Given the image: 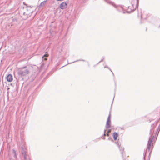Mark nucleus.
<instances>
[{"label": "nucleus", "instance_id": "obj_1", "mask_svg": "<svg viewBox=\"0 0 160 160\" xmlns=\"http://www.w3.org/2000/svg\"><path fill=\"white\" fill-rule=\"evenodd\" d=\"M32 11L30 7L23 8L21 9L19 11V14L24 19H26L28 17L31 16Z\"/></svg>", "mask_w": 160, "mask_h": 160}, {"label": "nucleus", "instance_id": "obj_2", "mask_svg": "<svg viewBox=\"0 0 160 160\" xmlns=\"http://www.w3.org/2000/svg\"><path fill=\"white\" fill-rule=\"evenodd\" d=\"M156 126V125H154V124H152L151 126V128L150 130V132L149 133V134L150 136L149 137V138L148 142L147 147L146 150V151L147 152V151H148L150 150V148L151 147V144H153L154 141V139H153V138L154 137V136L153 135V129L155 128Z\"/></svg>", "mask_w": 160, "mask_h": 160}, {"label": "nucleus", "instance_id": "obj_3", "mask_svg": "<svg viewBox=\"0 0 160 160\" xmlns=\"http://www.w3.org/2000/svg\"><path fill=\"white\" fill-rule=\"evenodd\" d=\"M29 72V70L27 68L26 66H24L20 68L18 71V75L21 77L24 76L28 75Z\"/></svg>", "mask_w": 160, "mask_h": 160}, {"label": "nucleus", "instance_id": "obj_4", "mask_svg": "<svg viewBox=\"0 0 160 160\" xmlns=\"http://www.w3.org/2000/svg\"><path fill=\"white\" fill-rule=\"evenodd\" d=\"M107 3L112 5L115 8L119 11H121L123 10V8L121 6H117L113 2H111L110 0H104Z\"/></svg>", "mask_w": 160, "mask_h": 160}, {"label": "nucleus", "instance_id": "obj_5", "mask_svg": "<svg viewBox=\"0 0 160 160\" xmlns=\"http://www.w3.org/2000/svg\"><path fill=\"white\" fill-rule=\"evenodd\" d=\"M110 118H111V114L110 113L108 117L107 122H106V124L105 126V128L106 129H108L109 128H110L111 126V119H110Z\"/></svg>", "mask_w": 160, "mask_h": 160}, {"label": "nucleus", "instance_id": "obj_6", "mask_svg": "<svg viewBox=\"0 0 160 160\" xmlns=\"http://www.w3.org/2000/svg\"><path fill=\"white\" fill-rule=\"evenodd\" d=\"M139 1V0H137L136 4L134 5L133 4H132L131 6H129L128 7V9L130 8L131 9V11H134L138 7Z\"/></svg>", "mask_w": 160, "mask_h": 160}, {"label": "nucleus", "instance_id": "obj_7", "mask_svg": "<svg viewBox=\"0 0 160 160\" xmlns=\"http://www.w3.org/2000/svg\"><path fill=\"white\" fill-rule=\"evenodd\" d=\"M115 143L118 146V147L121 153L122 154L123 152L124 149L123 147L121 146V144H120L119 143H118V142H116Z\"/></svg>", "mask_w": 160, "mask_h": 160}, {"label": "nucleus", "instance_id": "obj_8", "mask_svg": "<svg viewBox=\"0 0 160 160\" xmlns=\"http://www.w3.org/2000/svg\"><path fill=\"white\" fill-rule=\"evenodd\" d=\"M67 5L66 2H63L60 4V7L61 9H65L67 7Z\"/></svg>", "mask_w": 160, "mask_h": 160}, {"label": "nucleus", "instance_id": "obj_9", "mask_svg": "<svg viewBox=\"0 0 160 160\" xmlns=\"http://www.w3.org/2000/svg\"><path fill=\"white\" fill-rule=\"evenodd\" d=\"M12 76L11 74H8L7 77V80L8 81L11 82L12 80Z\"/></svg>", "mask_w": 160, "mask_h": 160}, {"label": "nucleus", "instance_id": "obj_10", "mask_svg": "<svg viewBox=\"0 0 160 160\" xmlns=\"http://www.w3.org/2000/svg\"><path fill=\"white\" fill-rule=\"evenodd\" d=\"M118 134L117 132H114L113 133L112 136H113L114 139L115 140H116L117 139L118 137Z\"/></svg>", "mask_w": 160, "mask_h": 160}, {"label": "nucleus", "instance_id": "obj_11", "mask_svg": "<svg viewBox=\"0 0 160 160\" xmlns=\"http://www.w3.org/2000/svg\"><path fill=\"white\" fill-rule=\"evenodd\" d=\"M46 1L47 0H46L41 2L39 6V7L40 8L42 7L43 6L46 4Z\"/></svg>", "mask_w": 160, "mask_h": 160}, {"label": "nucleus", "instance_id": "obj_12", "mask_svg": "<svg viewBox=\"0 0 160 160\" xmlns=\"http://www.w3.org/2000/svg\"><path fill=\"white\" fill-rule=\"evenodd\" d=\"M48 54H44V55L42 57V58L43 60H44L45 61H46L47 60V58H46V57H48Z\"/></svg>", "mask_w": 160, "mask_h": 160}, {"label": "nucleus", "instance_id": "obj_13", "mask_svg": "<svg viewBox=\"0 0 160 160\" xmlns=\"http://www.w3.org/2000/svg\"><path fill=\"white\" fill-rule=\"evenodd\" d=\"M160 130V124L159 125V126L157 128V131L156 133V135H157V136L159 133Z\"/></svg>", "mask_w": 160, "mask_h": 160}, {"label": "nucleus", "instance_id": "obj_14", "mask_svg": "<svg viewBox=\"0 0 160 160\" xmlns=\"http://www.w3.org/2000/svg\"><path fill=\"white\" fill-rule=\"evenodd\" d=\"M22 155L23 156L24 160H27V155L25 152H22Z\"/></svg>", "mask_w": 160, "mask_h": 160}, {"label": "nucleus", "instance_id": "obj_15", "mask_svg": "<svg viewBox=\"0 0 160 160\" xmlns=\"http://www.w3.org/2000/svg\"><path fill=\"white\" fill-rule=\"evenodd\" d=\"M111 129H109L108 130L107 132L106 133L107 136L109 137V133L111 132Z\"/></svg>", "mask_w": 160, "mask_h": 160}, {"label": "nucleus", "instance_id": "obj_16", "mask_svg": "<svg viewBox=\"0 0 160 160\" xmlns=\"http://www.w3.org/2000/svg\"><path fill=\"white\" fill-rule=\"evenodd\" d=\"M85 61L84 60H77L76 61H74L73 62H70V63H68V64H71V63H74V62H77V61Z\"/></svg>", "mask_w": 160, "mask_h": 160}, {"label": "nucleus", "instance_id": "obj_17", "mask_svg": "<svg viewBox=\"0 0 160 160\" xmlns=\"http://www.w3.org/2000/svg\"><path fill=\"white\" fill-rule=\"evenodd\" d=\"M108 68L110 70V71L112 72V73L113 75V72L109 68V67H108V66H106L104 67V68Z\"/></svg>", "mask_w": 160, "mask_h": 160}, {"label": "nucleus", "instance_id": "obj_18", "mask_svg": "<svg viewBox=\"0 0 160 160\" xmlns=\"http://www.w3.org/2000/svg\"><path fill=\"white\" fill-rule=\"evenodd\" d=\"M13 152L15 154V155L16 156V152L15 151V150H13Z\"/></svg>", "mask_w": 160, "mask_h": 160}, {"label": "nucleus", "instance_id": "obj_19", "mask_svg": "<svg viewBox=\"0 0 160 160\" xmlns=\"http://www.w3.org/2000/svg\"><path fill=\"white\" fill-rule=\"evenodd\" d=\"M103 59H102L101 61H100L98 63V64H99V63L102 62L103 61Z\"/></svg>", "mask_w": 160, "mask_h": 160}, {"label": "nucleus", "instance_id": "obj_20", "mask_svg": "<svg viewBox=\"0 0 160 160\" xmlns=\"http://www.w3.org/2000/svg\"><path fill=\"white\" fill-rule=\"evenodd\" d=\"M106 136H107V134L106 133H104L103 136L105 137Z\"/></svg>", "mask_w": 160, "mask_h": 160}, {"label": "nucleus", "instance_id": "obj_21", "mask_svg": "<svg viewBox=\"0 0 160 160\" xmlns=\"http://www.w3.org/2000/svg\"><path fill=\"white\" fill-rule=\"evenodd\" d=\"M107 131V129H105L104 130V133H106V132Z\"/></svg>", "mask_w": 160, "mask_h": 160}, {"label": "nucleus", "instance_id": "obj_22", "mask_svg": "<svg viewBox=\"0 0 160 160\" xmlns=\"http://www.w3.org/2000/svg\"><path fill=\"white\" fill-rule=\"evenodd\" d=\"M102 138L104 140H105V137H102Z\"/></svg>", "mask_w": 160, "mask_h": 160}, {"label": "nucleus", "instance_id": "obj_23", "mask_svg": "<svg viewBox=\"0 0 160 160\" xmlns=\"http://www.w3.org/2000/svg\"><path fill=\"white\" fill-rule=\"evenodd\" d=\"M141 19H143V16L142 15H141Z\"/></svg>", "mask_w": 160, "mask_h": 160}, {"label": "nucleus", "instance_id": "obj_24", "mask_svg": "<svg viewBox=\"0 0 160 160\" xmlns=\"http://www.w3.org/2000/svg\"><path fill=\"white\" fill-rule=\"evenodd\" d=\"M57 1H63V0H57Z\"/></svg>", "mask_w": 160, "mask_h": 160}, {"label": "nucleus", "instance_id": "obj_25", "mask_svg": "<svg viewBox=\"0 0 160 160\" xmlns=\"http://www.w3.org/2000/svg\"><path fill=\"white\" fill-rule=\"evenodd\" d=\"M145 154H146V153H145ZM144 156H145V155H144ZM145 156H144V157H143V158H144V159H145Z\"/></svg>", "mask_w": 160, "mask_h": 160}, {"label": "nucleus", "instance_id": "obj_26", "mask_svg": "<svg viewBox=\"0 0 160 160\" xmlns=\"http://www.w3.org/2000/svg\"><path fill=\"white\" fill-rule=\"evenodd\" d=\"M158 121H157V122H156V124H157V123H158Z\"/></svg>", "mask_w": 160, "mask_h": 160}, {"label": "nucleus", "instance_id": "obj_27", "mask_svg": "<svg viewBox=\"0 0 160 160\" xmlns=\"http://www.w3.org/2000/svg\"><path fill=\"white\" fill-rule=\"evenodd\" d=\"M108 140H110V138H108Z\"/></svg>", "mask_w": 160, "mask_h": 160}, {"label": "nucleus", "instance_id": "obj_28", "mask_svg": "<svg viewBox=\"0 0 160 160\" xmlns=\"http://www.w3.org/2000/svg\"><path fill=\"white\" fill-rule=\"evenodd\" d=\"M114 96L113 97V100H114Z\"/></svg>", "mask_w": 160, "mask_h": 160}, {"label": "nucleus", "instance_id": "obj_29", "mask_svg": "<svg viewBox=\"0 0 160 160\" xmlns=\"http://www.w3.org/2000/svg\"><path fill=\"white\" fill-rule=\"evenodd\" d=\"M64 66H65V65L63 66V67H64Z\"/></svg>", "mask_w": 160, "mask_h": 160}, {"label": "nucleus", "instance_id": "obj_30", "mask_svg": "<svg viewBox=\"0 0 160 160\" xmlns=\"http://www.w3.org/2000/svg\"><path fill=\"white\" fill-rule=\"evenodd\" d=\"M64 66H65V65L63 66V67H64Z\"/></svg>", "mask_w": 160, "mask_h": 160}, {"label": "nucleus", "instance_id": "obj_31", "mask_svg": "<svg viewBox=\"0 0 160 160\" xmlns=\"http://www.w3.org/2000/svg\"><path fill=\"white\" fill-rule=\"evenodd\" d=\"M64 66H65V65L63 66V67H64Z\"/></svg>", "mask_w": 160, "mask_h": 160}, {"label": "nucleus", "instance_id": "obj_32", "mask_svg": "<svg viewBox=\"0 0 160 160\" xmlns=\"http://www.w3.org/2000/svg\"><path fill=\"white\" fill-rule=\"evenodd\" d=\"M94 66L95 67V66H96V65H94Z\"/></svg>", "mask_w": 160, "mask_h": 160}]
</instances>
